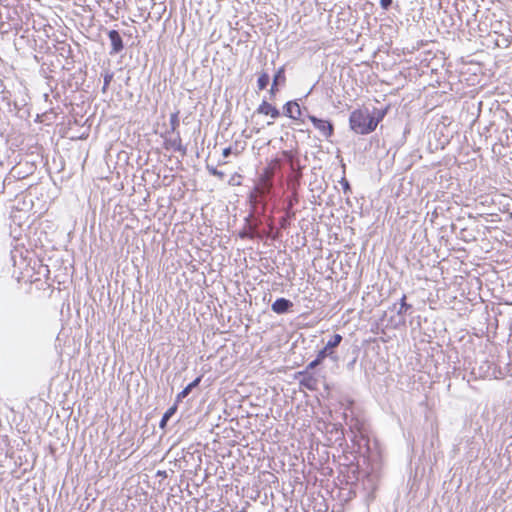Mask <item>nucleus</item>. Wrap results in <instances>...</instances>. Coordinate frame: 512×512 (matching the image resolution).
<instances>
[{
    "mask_svg": "<svg viewBox=\"0 0 512 512\" xmlns=\"http://www.w3.org/2000/svg\"><path fill=\"white\" fill-rule=\"evenodd\" d=\"M472 374L479 378H496L497 367L494 363L485 360L480 365L472 367Z\"/></svg>",
    "mask_w": 512,
    "mask_h": 512,
    "instance_id": "nucleus-5",
    "label": "nucleus"
},
{
    "mask_svg": "<svg viewBox=\"0 0 512 512\" xmlns=\"http://www.w3.org/2000/svg\"><path fill=\"white\" fill-rule=\"evenodd\" d=\"M393 4V0H380V6L383 10L387 11Z\"/></svg>",
    "mask_w": 512,
    "mask_h": 512,
    "instance_id": "nucleus-24",
    "label": "nucleus"
},
{
    "mask_svg": "<svg viewBox=\"0 0 512 512\" xmlns=\"http://www.w3.org/2000/svg\"><path fill=\"white\" fill-rule=\"evenodd\" d=\"M342 336L340 334H334L327 341L325 346L319 351L316 359L312 361L309 366L312 367L316 363L320 361L330 358L333 362H337L338 356L336 355L335 348L338 347L342 341Z\"/></svg>",
    "mask_w": 512,
    "mask_h": 512,
    "instance_id": "nucleus-3",
    "label": "nucleus"
},
{
    "mask_svg": "<svg viewBox=\"0 0 512 512\" xmlns=\"http://www.w3.org/2000/svg\"><path fill=\"white\" fill-rule=\"evenodd\" d=\"M301 338V334L298 332H294L290 334V340H294L292 346L290 347V355L295 356L297 354V350L299 349L298 340Z\"/></svg>",
    "mask_w": 512,
    "mask_h": 512,
    "instance_id": "nucleus-16",
    "label": "nucleus"
},
{
    "mask_svg": "<svg viewBox=\"0 0 512 512\" xmlns=\"http://www.w3.org/2000/svg\"><path fill=\"white\" fill-rule=\"evenodd\" d=\"M242 176L238 173H234L229 179V185L239 186L241 185Z\"/></svg>",
    "mask_w": 512,
    "mask_h": 512,
    "instance_id": "nucleus-20",
    "label": "nucleus"
},
{
    "mask_svg": "<svg viewBox=\"0 0 512 512\" xmlns=\"http://www.w3.org/2000/svg\"><path fill=\"white\" fill-rule=\"evenodd\" d=\"M302 114L299 104L296 101L290 100V119L294 121L295 125L300 126L304 124L303 121L300 120Z\"/></svg>",
    "mask_w": 512,
    "mask_h": 512,
    "instance_id": "nucleus-9",
    "label": "nucleus"
},
{
    "mask_svg": "<svg viewBox=\"0 0 512 512\" xmlns=\"http://www.w3.org/2000/svg\"><path fill=\"white\" fill-rule=\"evenodd\" d=\"M277 80H278V76H276L275 79H274V83H273L272 88H271L272 92L274 91V87L277 84Z\"/></svg>",
    "mask_w": 512,
    "mask_h": 512,
    "instance_id": "nucleus-30",
    "label": "nucleus"
},
{
    "mask_svg": "<svg viewBox=\"0 0 512 512\" xmlns=\"http://www.w3.org/2000/svg\"><path fill=\"white\" fill-rule=\"evenodd\" d=\"M419 48V44L417 46L412 45L411 47H404L403 50L407 51L408 53H413L415 50Z\"/></svg>",
    "mask_w": 512,
    "mask_h": 512,
    "instance_id": "nucleus-28",
    "label": "nucleus"
},
{
    "mask_svg": "<svg viewBox=\"0 0 512 512\" xmlns=\"http://www.w3.org/2000/svg\"><path fill=\"white\" fill-rule=\"evenodd\" d=\"M299 238H300V236H299V235H297L296 248H298V247H299V245H305V237H304V236H303V237H301V241H300V239H299Z\"/></svg>",
    "mask_w": 512,
    "mask_h": 512,
    "instance_id": "nucleus-29",
    "label": "nucleus"
},
{
    "mask_svg": "<svg viewBox=\"0 0 512 512\" xmlns=\"http://www.w3.org/2000/svg\"><path fill=\"white\" fill-rule=\"evenodd\" d=\"M256 112L258 114L269 116L271 119H276L280 115L277 108L272 104L268 103L267 101H263L257 108Z\"/></svg>",
    "mask_w": 512,
    "mask_h": 512,
    "instance_id": "nucleus-8",
    "label": "nucleus"
},
{
    "mask_svg": "<svg viewBox=\"0 0 512 512\" xmlns=\"http://www.w3.org/2000/svg\"><path fill=\"white\" fill-rule=\"evenodd\" d=\"M399 323H405L404 318H402L401 320H399Z\"/></svg>",
    "mask_w": 512,
    "mask_h": 512,
    "instance_id": "nucleus-34",
    "label": "nucleus"
},
{
    "mask_svg": "<svg viewBox=\"0 0 512 512\" xmlns=\"http://www.w3.org/2000/svg\"><path fill=\"white\" fill-rule=\"evenodd\" d=\"M177 411V404H174L173 406H171L165 413L164 415L162 416V419L160 421V428L161 429H164L167 425V422L169 421V419L176 413Z\"/></svg>",
    "mask_w": 512,
    "mask_h": 512,
    "instance_id": "nucleus-13",
    "label": "nucleus"
},
{
    "mask_svg": "<svg viewBox=\"0 0 512 512\" xmlns=\"http://www.w3.org/2000/svg\"><path fill=\"white\" fill-rule=\"evenodd\" d=\"M272 309L276 313H284L288 310V300L284 298L277 299L273 305Z\"/></svg>",
    "mask_w": 512,
    "mask_h": 512,
    "instance_id": "nucleus-12",
    "label": "nucleus"
},
{
    "mask_svg": "<svg viewBox=\"0 0 512 512\" xmlns=\"http://www.w3.org/2000/svg\"><path fill=\"white\" fill-rule=\"evenodd\" d=\"M22 278L25 279L26 281L30 282V283H33V282H36L39 280V278L37 277H34L33 275H30L28 273H23L22 274Z\"/></svg>",
    "mask_w": 512,
    "mask_h": 512,
    "instance_id": "nucleus-26",
    "label": "nucleus"
},
{
    "mask_svg": "<svg viewBox=\"0 0 512 512\" xmlns=\"http://www.w3.org/2000/svg\"><path fill=\"white\" fill-rule=\"evenodd\" d=\"M269 82H270V77L268 74H266V73L260 74L258 77V80H257L258 90L265 89L268 86Z\"/></svg>",
    "mask_w": 512,
    "mask_h": 512,
    "instance_id": "nucleus-17",
    "label": "nucleus"
},
{
    "mask_svg": "<svg viewBox=\"0 0 512 512\" xmlns=\"http://www.w3.org/2000/svg\"><path fill=\"white\" fill-rule=\"evenodd\" d=\"M246 236H248V234H247L246 232H241V233H240V237L244 238V237H246Z\"/></svg>",
    "mask_w": 512,
    "mask_h": 512,
    "instance_id": "nucleus-32",
    "label": "nucleus"
},
{
    "mask_svg": "<svg viewBox=\"0 0 512 512\" xmlns=\"http://www.w3.org/2000/svg\"><path fill=\"white\" fill-rule=\"evenodd\" d=\"M302 125L300 126H297L294 124V121L290 122V129L294 130V131H299L301 133H304L305 130L301 127Z\"/></svg>",
    "mask_w": 512,
    "mask_h": 512,
    "instance_id": "nucleus-27",
    "label": "nucleus"
},
{
    "mask_svg": "<svg viewBox=\"0 0 512 512\" xmlns=\"http://www.w3.org/2000/svg\"><path fill=\"white\" fill-rule=\"evenodd\" d=\"M349 124L355 133L365 135L376 129L378 119H373L368 109H357L350 114Z\"/></svg>",
    "mask_w": 512,
    "mask_h": 512,
    "instance_id": "nucleus-2",
    "label": "nucleus"
},
{
    "mask_svg": "<svg viewBox=\"0 0 512 512\" xmlns=\"http://www.w3.org/2000/svg\"><path fill=\"white\" fill-rule=\"evenodd\" d=\"M280 170V162L278 160H272L264 168L260 174L258 181L251 191L249 198L253 203H258L260 199L268 194L272 188V179Z\"/></svg>",
    "mask_w": 512,
    "mask_h": 512,
    "instance_id": "nucleus-1",
    "label": "nucleus"
},
{
    "mask_svg": "<svg viewBox=\"0 0 512 512\" xmlns=\"http://www.w3.org/2000/svg\"><path fill=\"white\" fill-rule=\"evenodd\" d=\"M293 363H294L295 365H299V361L297 360V358H296V357H295V360L293 361Z\"/></svg>",
    "mask_w": 512,
    "mask_h": 512,
    "instance_id": "nucleus-33",
    "label": "nucleus"
},
{
    "mask_svg": "<svg viewBox=\"0 0 512 512\" xmlns=\"http://www.w3.org/2000/svg\"><path fill=\"white\" fill-rule=\"evenodd\" d=\"M200 381H201V377H197L194 381H192L190 384H188V385H187V386H186V387H185V388H184V389H183V390L178 394V396H177L178 400H180V399H182V398L186 397L194 387H196V386H198V385H199Z\"/></svg>",
    "mask_w": 512,
    "mask_h": 512,
    "instance_id": "nucleus-14",
    "label": "nucleus"
},
{
    "mask_svg": "<svg viewBox=\"0 0 512 512\" xmlns=\"http://www.w3.org/2000/svg\"><path fill=\"white\" fill-rule=\"evenodd\" d=\"M180 125V121H179V112H174L170 115V126H171V130L174 132L178 129Z\"/></svg>",
    "mask_w": 512,
    "mask_h": 512,
    "instance_id": "nucleus-18",
    "label": "nucleus"
},
{
    "mask_svg": "<svg viewBox=\"0 0 512 512\" xmlns=\"http://www.w3.org/2000/svg\"><path fill=\"white\" fill-rule=\"evenodd\" d=\"M208 171L210 174L220 178V179H223L224 178V173L222 171H219L217 170L216 168L214 167H208Z\"/></svg>",
    "mask_w": 512,
    "mask_h": 512,
    "instance_id": "nucleus-23",
    "label": "nucleus"
},
{
    "mask_svg": "<svg viewBox=\"0 0 512 512\" xmlns=\"http://www.w3.org/2000/svg\"><path fill=\"white\" fill-rule=\"evenodd\" d=\"M302 177L301 171L299 169L298 163L296 164L292 153L290 152V209L293 206V201L295 198V189L296 184L299 185L300 178Z\"/></svg>",
    "mask_w": 512,
    "mask_h": 512,
    "instance_id": "nucleus-4",
    "label": "nucleus"
},
{
    "mask_svg": "<svg viewBox=\"0 0 512 512\" xmlns=\"http://www.w3.org/2000/svg\"><path fill=\"white\" fill-rule=\"evenodd\" d=\"M397 308V304H394L392 310H396L397 315L402 317L407 313L408 310L412 309V305L406 302V295L404 294L400 299L399 307Z\"/></svg>",
    "mask_w": 512,
    "mask_h": 512,
    "instance_id": "nucleus-11",
    "label": "nucleus"
},
{
    "mask_svg": "<svg viewBox=\"0 0 512 512\" xmlns=\"http://www.w3.org/2000/svg\"><path fill=\"white\" fill-rule=\"evenodd\" d=\"M299 484H300V488H299L298 492H300V493H301V492H303V491H304V488H303V484H302V483H299Z\"/></svg>",
    "mask_w": 512,
    "mask_h": 512,
    "instance_id": "nucleus-31",
    "label": "nucleus"
},
{
    "mask_svg": "<svg viewBox=\"0 0 512 512\" xmlns=\"http://www.w3.org/2000/svg\"><path fill=\"white\" fill-rule=\"evenodd\" d=\"M240 153H241V150H238L236 148L233 149L231 146L224 148L223 151H222V155L225 158L230 156L231 154H234L235 156H238V155H240Z\"/></svg>",
    "mask_w": 512,
    "mask_h": 512,
    "instance_id": "nucleus-19",
    "label": "nucleus"
},
{
    "mask_svg": "<svg viewBox=\"0 0 512 512\" xmlns=\"http://www.w3.org/2000/svg\"><path fill=\"white\" fill-rule=\"evenodd\" d=\"M340 184H341V186H342L343 191H344V193H345V194H348V193H350V192H351V186H350V183H349V181H348L345 177H343V178L340 180Z\"/></svg>",
    "mask_w": 512,
    "mask_h": 512,
    "instance_id": "nucleus-22",
    "label": "nucleus"
},
{
    "mask_svg": "<svg viewBox=\"0 0 512 512\" xmlns=\"http://www.w3.org/2000/svg\"><path fill=\"white\" fill-rule=\"evenodd\" d=\"M309 119L323 137L329 138L330 136H332L334 132V126L330 121L319 119L315 116H309Z\"/></svg>",
    "mask_w": 512,
    "mask_h": 512,
    "instance_id": "nucleus-6",
    "label": "nucleus"
},
{
    "mask_svg": "<svg viewBox=\"0 0 512 512\" xmlns=\"http://www.w3.org/2000/svg\"><path fill=\"white\" fill-rule=\"evenodd\" d=\"M496 37L491 41L495 46L500 48H508L512 42L510 34H495Z\"/></svg>",
    "mask_w": 512,
    "mask_h": 512,
    "instance_id": "nucleus-10",
    "label": "nucleus"
},
{
    "mask_svg": "<svg viewBox=\"0 0 512 512\" xmlns=\"http://www.w3.org/2000/svg\"><path fill=\"white\" fill-rule=\"evenodd\" d=\"M163 147L167 151L181 152L183 154L186 151L185 147L182 144V139H181L179 133H177L173 137H164Z\"/></svg>",
    "mask_w": 512,
    "mask_h": 512,
    "instance_id": "nucleus-7",
    "label": "nucleus"
},
{
    "mask_svg": "<svg viewBox=\"0 0 512 512\" xmlns=\"http://www.w3.org/2000/svg\"><path fill=\"white\" fill-rule=\"evenodd\" d=\"M386 111L385 110H376L374 114L372 115L373 119H378V123L382 120L384 117Z\"/></svg>",
    "mask_w": 512,
    "mask_h": 512,
    "instance_id": "nucleus-25",
    "label": "nucleus"
},
{
    "mask_svg": "<svg viewBox=\"0 0 512 512\" xmlns=\"http://www.w3.org/2000/svg\"><path fill=\"white\" fill-rule=\"evenodd\" d=\"M109 36L112 42L113 52H119L123 48V43L120 34H109Z\"/></svg>",
    "mask_w": 512,
    "mask_h": 512,
    "instance_id": "nucleus-15",
    "label": "nucleus"
},
{
    "mask_svg": "<svg viewBox=\"0 0 512 512\" xmlns=\"http://www.w3.org/2000/svg\"><path fill=\"white\" fill-rule=\"evenodd\" d=\"M331 433L335 434V441L342 440L343 432L337 425H332Z\"/></svg>",
    "mask_w": 512,
    "mask_h": 512,
    "instance_id": "nucleus-21",
    "label": "nucleus"
}]
</instances>
